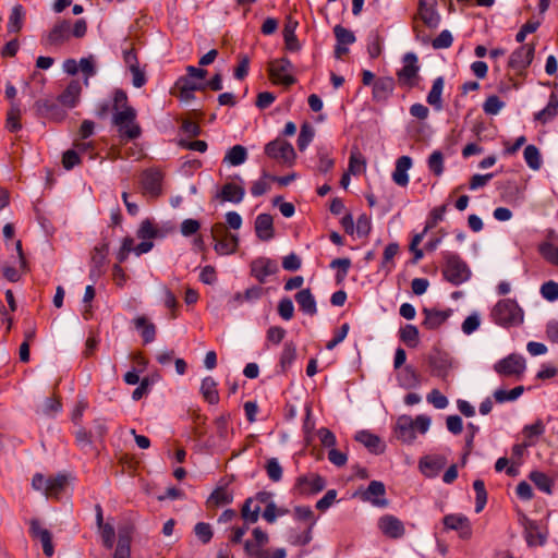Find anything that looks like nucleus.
<instances>
[{
	"instance_id": "1",
	"label": "nucleus",
	"mask_w": 558,
	"mask_h": 558,
	"mask_svg": "<svg viewBox=\"0 0 558 558\" xmlns=\"http://www.w3.org/2000/svg\"><path fill=\"white\" fill-rule=\"evenodd\" d=\"M494 322L502 327L519 325L523 322V311L512 299H504L493 307Z\"/></svg>"
},
{
	"instance_id": "2",
	"label": "nucleus",
	"mask_w": 558,
	"mask_h": 558,
	"mask_svg": "<svg viewBox=\"0 0 558 558\" xmlns=\"http://www.w3.org/2000/svg\"><path fill=\"white\" fill-rule=\"evenodd\" d=\"M445 266L442 269L444 278L453 286H460L471 277V270L468 264L457 253L445 252Z\"/></svg>"
},
{
	"instance_id": "3",
	"label": "nucleus",
	"mask_w": 558,
	"mask_h": 558,
	"mask_svg": "<svg viewBox=\"0 0 558 558\" xmlns=\"http://www.w3.org/2000/svg\"><path fill=\"white\" fill-rule=\"evenodd\" d=\"M136 110L134 108H124L116 111L112 116V124L118 128L120 136L126 140H135L141 136V126L135 123Z\"/></svg>"
},
{
	"instance_id": "4",
	"label": "nucleus",
	"mask_w": 558,
	"mask_h": 558,
	"mask_svg": "<svg viewBox=\"0 0 558 558\" xmlns=\"http://www.w3.org/2000/svg\"><path fill=\"white\" fill-rule=\"evenodd\" d=\"M292 70V62L288 58L282 57L269 62L268 74L275 84L290 87L296 83V78L290 74Z\"/></svg>"
},
{
	"instance_id": "5",
	"label": "nucleus",
	"mask_w": 558,
	"mask_h": 558,
	"mask_svg": "<svg viewBox=\"0 0 558 558\" xmlns=\"http://www.w3.org/2000/svg\"><path fill=\"white\" fill-rule=\"evenodd\" d=\"M427 363L433 376L447 381L449 373L453 367L452 359L449 353L434 347L427 355Z\"/></svg>"
},
{
	"instance_id": "6",
	"label": "nucleus",
	"mask_w": 558,
	"mask_h": 558,
	"mask_svg": "<svg viewBox=\"0 0 558 558\" xmlns=\"http://www.w3.org/2000/svg\"><path fill=\"white\" fill-rule=\"evenodd\" d=\"M272 497L274 494L271 492L262 490L256 493L254 497L246 498L241 508V517L244 522L256 523L259 518L260 506L255 502L258 501L267 506L268 502H274Z\"/></svg>"
},
{
	"instance_id": "7",
	"label": "nucleus",
	"mask_w": 558,
	"mask_h": 558,
	"mask_svg": "<svg viewBox=\"0 0 558 558\" xmlns=\"http://www.w3.org/2000/svg\"><path fill=\"white\" fill-rule=\"evenodd\" d=\"M526 368L525 360L522 355L512 353L508 356L499 360L494 365V371L500 375L506 377H517L520 378Z\"/></svg>"
},
{
	"instance_id": "8",
	"label": "nucleus",
	"mask_w": 558,
	"mask_h": 558,
	"mask_svg": "<svg viewBox=\"0 0 558 558\" xmlns=\"http://www.w3.org/2000/svg\"><path fill=\"white\" fill-rule=\"evenodd\" d=\"M265 154L269 158L289 166L293 165L296 158V153L293 146L289 142L280 138L267 143L265 146Z\"/></svg>"
},
{
	"instance_id": "9",
	"label": "nucleus",
	"mask_w": 558,
	"mask_h": 558,
	"mask_svg": "<svg viewBox=\"0 0 558 558\" xmlns=\"http://www.w3.org/2000/svg\"><path fill=\"white\" fill-rule=\"evenodd\" d=\"M403 63L402 69L397 72L399 84L412 88L416 85V77L420 71L417 56L413 52H408L403 57Z\"/></svg>"
},
{
	"instance_id": "10",
	"label": "nucleus",
	"mask_w": 558,
	"mask_h": 558,
	"mask_svg": "<svg viewBox=\"0 0 558 558\" xmlns=\"http://www.w3.org/2000/svg\"><path fill=\"white\" fill-rule=\"evenodd\" d=\"M109 252V242L104 241L95 246L90 257L89 279L96 282L104 274Z\"/></svg>"
},
{
	"instance_id": "11",
	"label": "nucleus",
	"mask_w": 558,
	"mask_h": 558,
	"mask_svg": "<svg viewBox=\"0 0 558 558\" xmlns=\"http://www.w3.org/2000/svg\"><path fill=\"white\" fill-rule=\"evenodd\" d=\"M535 47L534 45H523L517 48L509 58L508 66L512 70L522 73L526 68L530 66L534 59Z\"/></svg>"
},
{
	"instance_id": "12",
	"label": "nucleus",
	"mask_w": 558,
	"mask_h": 558,
	"mask_svg": "<svg viewBox=\"0 0 558 558\" xmlns=\"http://www.w3.org/2000/svg\"><path fill=\"white\" fill-rule=\"evenodd\" d=\"M520 522L524 529V537L527 546H543L547 541V533L541 531L539 524L527 518L525 514L521 515Z\"/></svg>"
},
{
	"instance_id": "13",
	"label": "nucleus",
	"mask_w": 558,
	"mask_h": 558,
	"mask_svg": "<svg viewBox=\"0 0 558 558\" xmlns=\"http://www.w3.org/2000/svg\"><path fill=\"white\" fill-rule=\"evenodd\" d=\"M71 36V22L62 20L57 22L47 36L43 39L46 46L60 47L64 45Z\"/></svg>"
},
{
	"instance_id": "14",
	"label": "nucleus",
	"mask_w": 558,
	"mask_h": 558,
	"mask_svg": "<svg viewBox=\"0 0 558 558\" xmlns=\"http://www.w3.org/2000/svg\"><path fill=\"white\" fill-rule=\"evenodd\" d=\"M162 173L156 169H147L143 171L141 186L143 194H147L153 198L161 195Z\"/></svg>"
},
{
	"instance_id": "15",
	"label": "nucleus",
	"mask_w": 558,
	"mask_h": 558,
	"mask_svg": "<svg viewBox=\"0 0 558 558\" xmlns=\"http://www.w3.org/2000/svg\"><path fill=\"white\" fill-rule=\"evenodd\" d=\"M279 270L275 259L268 257H258L251 263V275L259 282L265 283L268 276L277 274Z\"/></svg>"
},
{
	"instance_id": "16",
	"label": "nucleus",
	"mask_w": 558,
	"mask_h": 558,
	"mask_svg": "<svg viewBox=\"0 0 558 558\" xmlns=\"http://www.w3.org/2000/svg\"><path fill=\"white\" fill-rule=\"evenodd\" d=\"M29 534L33 538L40 541L43 545V551L47 557H51L54 554V547L52 544V534L49 530L43 527L38 519H32L29 522Z\"/></svg>"
},
{
	"instance_id": "17",
	"label": "nucleus",
	"mask_w": 558,
	"mask_h": 558,
	"mask_svg": "<svg viewBox=\"0 0 558 558\" xmlns=\"http://www.w3.org/2000/svg\"><path fill=\"white\" fill-rule=\"evenodd\" d=\"M295 487L302 495H314L326 487V480L319 474L302 475L296 478Z\"/></svg>"
},
{
	"instance_id": "18",
	"label": "nucleus",
	"mask_w": 558,
	"mask_h": 558,
	"mask_svg": "<svg viewBox=\"0 0 558 558\" xmlns=\"http://www.w3.org/2000/svg\"><path fill=\"white\" fill-rule=\"evenodd\" d=\"M386 494L385 484L380 481H372L366 490L362 493V499L369 501L372 505L385 508L388 506V500L384 498Z\"/></svg>"
},
{
	"instance_id": "19",
	"label": "nucleus",
	"mask_w": 558,
	"mask_h": 558,
	"mask_svg": "<svg viewBox=\"0 0 558 558\" xmlns=\"http://www.w3.org/2000/svg\"><path fill=\"white\" fill-rule=\"evenodd\" d=\"M378 526L384 535L393 539L401 538L405 533L402 521L391 514L381 517Z\"/></svg>"
},
{
	"instance_id": "20",
	"label": "nucleus",
	"mask_w": 558,
	"mask_h": 558,
	"mask_svg": "<svg viewBox=\"0 0 558 558\" xmlns=\"http://www.w3.org/2000/svg\"><path fill=\"white\" fill-rule=\"evenodd\" d=\"M34 109L38 117L57 120H62L65 117V112L60 109L58 102L53 99H38L34 104Z\"/></svg>"
},
{
	"instance_id": "21",
	"label": "nucleus",
	"mask_w": 558,
	"mask_h": 558,
	"mask_svg": "<svg viewBox=\"0 0 558 558\" xmlns=\"http://www.w3.org/2000/svg\"><path fill=\"white\" fill-rule=\"evenodd\" d=\"M395 435L402 442L412 444L416 438L413 418L409 415L399 416L396 422Z\"/></svg>"
},
{
	"instance_id": "22",
	"label": "nucleus",
	"mask_w": 558,
	"mask_h": 558,
	"mask_svg": "<svg viewBox=\"0 0 558 558\" xmlns=\"http://www.w3.org/2000/svg\"><path fill=\"white\" fill-rule=\"evenodd\" d=\"M354 439L361 442L371 453L374 454H381L386 449V445L381 441L379 436L368 430L357 432Z\"/></svg>"
},
{
	"instance_id": "23",
	"label": "nucleus",
	"mask_w": 558,
	"mask_h": 558,
	"mask_svg": "<svg viewBox=\"0 0 558 558\" xmlns=\"http://www.w3.org/2000/svg\"><path fill=\"white\" fill-rule=\"evenodd\" d=\"M423 314L425 316L422 325L428 329L434 330L441 326L451 315V310L448 308L446 311H439L436 308H423Z\"/></svg>"
},
{
	"instance_id": "24",
	"label": "nucleus",
	"mask_w": 558,
	"mask_h": 558,
	"mask_svg": "<svg viewBox=\"0 0 558 558\" xmlns=\"http://www.w3.org/2000/svg\"><path fill=\"white\" fill-rule=\"evenodd\" d=\"M255 233L262 241H269L275 236L274 219L269 214H259L255 219Z\"/></svg>"
},
{
	"instance_id": "25",
	"label": "nucleus",
	"mask_w": 558,
	"mask_h": 558,
	"mask_svg": "<svg viewBox=\"0 0 558 558\" xmlns=\"http://www.w3.org/2000/svg\"><path fill=\"white\" fill-rule=\"evenodd\" d=\"M395 89V80L390 76L378 77L373 85V99L386 101Z\"/></svg>"
},
{
	"instance_id": "26",
	"label": "nucleus",
	"mask_w": 558,
	"mask_h": 558,
	"mask_svg": "<svg viewBox=\"0 0 558 558\" xmlns=\"http://www.w3.org/2000/svg\"><path fill=\"white\" fill-rule=\"evenodd\" d=\"M295 301L300 310L310 316H314L317 313V305L315 298L310 288L302 289L294 295Z\"/></svg>"
},
{
	"instance_id": "27",
	"label": "nucleus",
	"mask_w": 558,
	"mask_h": 558,
	"mask_svg": "<svg viewBox=\"0 0 558 558\" xmlns=\"http://www.w3.org/2000/svg\"><path fill=\"white\" fill-rule=\"evenodd\" d=\"M412 167V159L409 156H401L396 161L392 180L399 186H407L409 183L408 170Z\"/></svg>"
},
{
	"instance_id": "28",
	"label": "nucleus",
	"mask_w": 558,
	"mask_h": 558,
	"mask_svg": "<svg viewBox=\"0 0 558 558\" xmlns=\"http://www.w3.org/2000/svg\"><path fill=\"white\" fill-rule=\"evenodd\" d=\"M82 87L78 81H71L65 89L59 95L58 101L69 108L75 107L78 101Z\"/></svg>"
},
{
	"instance_id": "29",
	"label": "nucleus",
	"mask_w": 558,
	"mask_h": 558,
	"mask_svg": "<svg viewBox=\"0 0 558 558\" xmlns=\"http://www.w3.org/2000/svg\"><path fill=\"white\" fill-rule=\"evenodd\" d=\"M397 379L399 386L404 389L417 388L421 385V376L412 365H405Z\"/></svg>"
},
{
	"instance_id": "30",
	"label": "nucleus",
	"mask_w": 558,
	"mask_h": 558,
	"mask_svg": "<svg viewBox=\"0 0 558 558\" xmlns=\"http://www.w3.org/2000/svg\"><path fill=\"white\" fill-rule=\"evenodd\" d=\"M134 327L140 331L144 344L153 342L156 338V326L146 316H137L133 319Z\"/></svg>"
},
{
	"instance_id": "31",
	"label": "nucleus",
	"mask_w": 558,
	"mask_h": 558,
	"mask_svg": "<svg viewBox=\"0 0 558 558\" xmlns=\"http://www.w3.org/2000/svg\"><path fill=\"white\" fill-rule=\"evenodd\" d=\"M245 195L244 187L236 185L234 183H226L220 193L217 194V197L221 198L223 202H230V203H240L242 202L243 197Z\"/></svg>"
},
{
	"instance_id": "32",
	"label": "nucleus",
	"mask_w": 558,
	"mask_h": 558,
	"mask_svg": "<svg viewBox=\"0 0 558 558\" xmlns=\"http://www.w3.org/2000/svg\"><path fill=\"white\" fill-rule=\"evenodd\" d=\"M445 85V80L442 76H438L434 80L432 88L427 95V102L433 106L436 110H440L442 108L441 94Z\"/></svg>"
},
{
	"instance_id": "33",
	"label": "nucleus",
	"mask_w": 558,
	"mask_h": 558,
	"mask_svg": "<svg viewBox=\"0 0 558 558\" xmlns=\"http://www.w3.org/2000/svg\"><path fill=\"white\" fill-rule=\"evenodd\" d=\"M201 392L208 403L217 404L219 402L217 383L213 377L208 376L202 380Z\"/></svg>"
},
{
	"instance_id": "34",
	"label": "nucleus",
	"mask_w": 558,
	"mask_h": 558,
	"mask_svg": "<svg viewBox=\"0 0 558 558\" xmlns=\"http://www.w3.org/2000/svg\"><path fill=\"white\" fill-rule=\"evenodd\" d=\"M239 246V236L236 234L227 235L215 243V251L220 255H229L236 252Z\"/></svg>"
},
{
	"instance_id": "35",
	"label": "nucleus",
	"mask_w": 558,
	"mask_h": 558,
	"mask_svg": "<svg viewBox=\"0 0 558 558\" xmlns=\"http://www.w3.org/2000/svg\"><path fill=\"white\" fill-rule=\"evenodd\" d=\"M557 111L558 97L556 94L551 93L547 106L543 110L535 113L534 119L545 124L557 114Z\"/></svg>"
},
{
	"instance_id": "36",
	"label": "nucleus",
	"mask_w": 558,
	"mask_h": 558,
	"mask_svg": "<svg viewBox=\"0 0 558 558\" xmlns=\"http://www.w3.org/2000/svg\"><path fill=\"white\" fill-rule=\"evenodd\" d=\"M25 11L22 4H15L12 10L8 22L9 33H19L23 27Z\"/></svg>"
},
{
	"instance_id": "37",
	"label": "nucleus",
	"mask_w": 558,
	"mask_h": 558,
	"mask_svg": "<svg viewBox=\"0 0 558 558\" xmlns=\"http://www.w3.org/2000/svg\"><path fill=\"white\" fill-rule=\"evenodd\" d=\"M400 340L409 348H416L420 341V332L416 326L408 324L399 331Z\"/></svg>"
},
{
	"instance_id": "38",
	"label": "nucleus",
	"mask_w": 558,
	"mask_h": 558,
	"mask_svg": "<svg viewBox=\"0 0 558 558\" xmlns=\"http://www.w3.org/2000/svg\"><path fill=\"white\" fill-rule=\"evenodd\" d=\"M529 478L539 490L549 495L553 493L554 481L546 473L541 471H532L529 475Z\"/></svg>"
},
{
	"instance_id": "39",
	"label": "nucleus",
	"mask_w": 558,
	"mask_h": 558,
	"mask_svg": "<svg viewBox=\"0 0 558 558\" xmlns=\"http://www.w3.org/2000/svg\"><path fill=\"white\" fill-rule=\"evenodd\" d=\"M233 495L226 487H217L209 496L207 504L214 507H220L231 504Z\"/></svg>"
},
{
	"instance_id": "40",
	"label": "nucleus",
	"mask_w": 558,
	"mask_h": 558,
	"mask_svg": "<svg viewBox=\"0 0 558 558\" xmlns=\"http://www.w3.org/2000/svg\"><path fill=\"white\" fill-rule=\"evenodd\" d=\"M246 148L242 145H234L227 151L223 158V162H227L231 166H240L246 160Z\"/></svg>"
},
{
	"instance_id": "41",
	"label": "nucleus",
	"mask_w": 558,
	"mask_h": 558,
	"mask_svg": "<svg viewBox=\"0 0 558 558\" xmlns=\"http://www.w3.org/2000/svg\"><path fill=\"white\" fill-rule=\"evenodd\" d=\"M447 464V459L445 456L435 454V456H426L420 460V469L423 471L424 469H428L432 472L436 473L444 469Z\"/></svg>"
},
{
	"instance_id": "42",
	"label": "nucleus",
	"mask_w": 558,
	"mask_h": 558,
	"mask_svg": "<svg viewBox=\"0 0 558 558\" xmlns=\"http://www.w3.org/2000/svg\"><path fill=\"white\" fill-rule=\"evenodd\" d=\"M136 235L138 239L142 240H150L156 238H161L163 234L159 232L157 227L154 225V222L146 218L141 222V226L136 232Z\"/></svg>"
},
{
	"instance_id": "43",
	"label": "nucleus",
	"mask_w": 558,
	"mask_h": 558,
	"mask_svg": "<svg viewBox=\"0 0 558 558\" xmlns=\"http://www.w3.org/2000/svg\"><path fill=\"white\" fill-rule=\"evenodd\" d=\"M351 265H352V263L349 257L336 258V259L331 260L329 267L331 269H337V272H336L337 283L342 282L347 278L349 270L351 268Z\"/></svg>"
},
{
	"instance_id": "44",
	"label": "nucleus",
	"mask_w": 558,
	"mask_h": 558,
	"mask_svg": "<svg viewBox=\"0 0 558 558\" xmlns=\"http://www.w3.org/2000/svg\"><path fill=\"white\" fill-rule=\"evenodd\" d=\"M20 119H21L20 106L16 102L12 101L10 109L7 113V124H5L7 129L10 132H17L19 130H21L22 124L20 122Z\"/></svg>"
},
{
	"instance_id": "45",
	"label": "nucleus",
	"mask_w": 558,
	"mask_h": 558,
	"mask_svg": "<svg viewBox=\"0 0 558 558\" xmlns=\"http://www.w3.org/2000/svg\"><path fill=\"white\" fill-rule=\"evenodd\" d=\"M66 484V477L64 475H57L56 477L48 478V485L46 490V497L58 498L62 493Z\"/></svg>"
},
{
	"instance_id": "46",
	"label": "nucleus",
	"mask_w": 558,
	"mask_h": 558,
	"mask_svg": "<svg viewBox=\"0 0 558 558\" xmlns=\"http://www.w3.org/2000/svg\"><path fill=\"white\" fill-rule=\"evenodd\" d=\"M525 162L533 170H538L542 166V158L538 148L535 145H527L523 151Z\"/></svg>"
},
{
	"instance_id": "47",
	"label": "nucleus",
	"mask_w": 558,
	"mask_h": 558,
	"mask_svg": "<svg viewBox=\"0 0 558 558\" xmlns=\"http://www.w3.org/2000/svg\"><path fill=\"white\" fill-rule=\"evenodd\" d=\"M538 252L549 264L558 266V245L550 242H543L538 246Z\"/></svg>"
},
{
	"instance_id": "48",
	"label": "nucleus",
	"mask_w": 558,
	"mask_h": 558,
	"mask_svg": "<svg viewBox=\"0 0 558 558\" xmlns=\"http://www.w3.org/2000/svg\"><path fill=\"white\" fill-rule=\"evenodd\" d=\"M314 135H315V132H314L313 126L310 123L304 122L301 125L300 134L298 137L299 150H301V151L305 150L307 148V146L310 145V143L313 141Z\"/></svg>"
},
{
	"instance_id": "49",
	"label": "nucleus",
	"mask_w": 558,
	"mask_h": 558,
	"mask_svg": "<svg viewBox=\"0 0 558 558\" xmlns=\"http://www.w3.org/2000/svg\"><path fill=\"white\" fill-rule=\"evenodd\" d=\"M436 0H430L428 10L420 15L423 23L429 28H436L440 23V16L435 10Z\"/></svg>"
},
{
	"instance_id": "50",
	"label": "nucleus",
	"mask_w": 558,
	"mask_h": 558,
	"mask_svg": "<svg viewBox=\"0 0 558 558\" xmlns=\"http://www.w3.org/2000/svg\"><path fill=\"white\" fill-rule=\"evenodd\" d=\"M366 161L363 155L359 151L357 148H354L351 151L349 159V172L353 175L361 173L362 169L365 168Z\"/></svg>"
},
{
	"instance_id": "51",
	"label": "nucleus",
	"mask_w": 558,
	"mask_h": 558,
	"mask_svg": "<svg viewBox=\"0 0 558 558\" xmlns=\"http://www.w3.org/2000/svg\"><path fill=\"white\" fill-rule=\"evenodd\" d=\"M269 177H271V174L264 171L262 178L259 180L253 182V184L251 186V193L253 196H255V197L262 196L270 190V184L268 182V181H270Z\"/></svg>"
},
{
	"instance_id": "52",
	"label": "nucleus",
	"mask_w": 558,
	"mask_h": 558,
	"mask_svg": "<svg viewBox=\"0 0 558 558\" xmlns=\"http://www.w3.org/2000/svg\"><path fill=\"white\" fill-rule=\"evenodd\" d=\"M429 170L436 175L439 177L444 172V155L440 150H435L428 157L427 160Z\"/></svg>"
},
{
	"instance_id": "53",
	"label": "nucleus",
	"mask_w": 558,
	"mask_h": 558,
	"mask_svg": "<svg viewBox=\"0 0 558 558\" xmlns=\"http://www.w3.org/2000/svg\"><path fill=\"white\" fill-rule=\"evenodd\" d=\"M296 357V348L293 342H286L280 355V365L283 369L289 367Z\"/></svg>"
},
{
	"instance_id": "54",
	"label": "nucleus",
	"mask_w": 558,
	"mask_h": 558,
	"mask_svg": "<svg viewBox=\"0 0 558 558\" xmlns=\"http://www.w3.org/2000/svg\"><path fill=\"white\" fill-rule=\"evenodd\" d=\"M244 551L248 558H268V551L264 549L263 545L246 539L244 542Z\"/></svg>"
},
{
	"instance_id": "55",
	"label": "nucleus",
	"mask_w": 558,
	"mask_h": 558,
	"mask_svg": "<svg viewBox=\"0 0 558 558\" xmlns=\"http://www.w3.org/2000/svg\"><path fill=\"white\" fill-rule=\"evenodd\" d=\"M505 107V102L496 95H490L483 104V110L486 114L495 116Z\"/></svg>"
},
{
	"instance_id": "56",
	"label": "nucleus",
	"mask_w": 558,
	"mask_h": 558,
	"mask_svg": "<svg viewBox=\"0 0 558 558\" xmlns=\"http://www.w3.org/2000/svg\"><path fill=\"white\" fill-rule=\"evenodd\" d=\"M134 532V525L132 523H124L118 529V544L117 546L123 545L124 547H131L132 534Z\"/></svg>"
},
{
	"instance_id": "57",
	"label": "nucleus",
	"mask_w": 558,
	"mask_h": 558,
	"mask_svg": "<svg viewBox=\"0 0 558 558\" xmlns=\"http://www.w3.org/2000/svg\"><path fill=\"white\" fill-rule=\"evenodd\" d=\"M333 34L338 44L351 45L355 41L354 33L341 25L333 27Z\"/></svg>"
},
{
	"instance_id": "58",
	"label": "nucleus",
	"mask_w": 558,
	"mask_h": 558,
	"mask_svg": "<svg viewBox=\"0 0 558 558\" xmlns=\"http://www.w3.org/2000/svg\"><path fill=\"white\" fill-rule=\"evenodd\" d=\"M288 511V509L278 508L275 502H268L262 515L268 523H274L279 515H284Z\"/></svg>"
},
{
	"instance_id": "59",
	"label": "nucleus",
	"mask_w": 558,
	"mask_h": 558,
	"mask_svg": "<svg viewBox=\"0 0 558 558\" xmlns=\"http://www.w3.org/2000/svg\"><path fill=\"white\" fill-rule=\"evenodd\" d=\"M317 156H318V159H319V162H318V166H317L318 171L320 173L329 172L333 168V166H335L333 158H331L329 156V153L327 151V149H324V148H319L318 149Z\"/></svg>"
},
{
	"instance_id": "60",
	"label": "nucleus",
	"mask_w": 558,
	"mask_h": 558,
	"mask_svg": "<svg viewBox=\"0 0 558 558\" xmlns=\"http://www.w3.org/2000/svg\"><path fill=\"white\" fill-rule=\"evenodd\" d=\"M194 533L203 544H208L214 535L210 524L205 522L196 523Z\"/></svg>"
},
{
	"instance_id": "61",
	"label": "nucleus",
	"mask_w": 558,
	"mask_h": 558,
	"mask_svg": "<svg viewBox=\"0 0 558 558\" xmlns=\"http://www.w3.org/2000/svg\"><path fill=\"white\" fill-rule=\"evenodd\" d=\"M468 520L463 514H447L444 517L442 523L446 529L458 531Z\"/></svg>"
},
{
	"instance_id": "62",
	"label": "nucleus",
	"mask_w": 558,
	"mask_h": 558,
	"mask_svg": "<svg viewBox=\"0 0 558 558\" xmlns=\"http://www.w3.org/2000/svg\"><path fill=\"white\" fill-rule=\"evenodd\" d=\"M265 468L272 482H279L282 478V468L276 458L268 459Z\"/></svg>"
},
{
	"instance_id": "63",
	"label": "nucleus",
	"mask_w": 558,
	"mask_h": 558,
	"mask_svg": "<svg viewBox=\"0 0 558 558\" xmlns=\"http://www.w3.org/2000/svg\"><path fill=\"white\" fill-rule=\"evenodd\" d=\"M278 314L284 320H290L294 315V305L290 298L286 296L279 301Z\"/></svg>"
},
{
	"instance_id": "64",
	"label": "nucleus",
	"mask_w": 558,
	"mask_h": 558,
	"mask_svg": "<svg viewBox=\"0 0 558 558\" xmlns=\"http://www.w3.org/2000/svg\"><path fill=\"white\" fill-rule=\"evenodd\" d=\"M541 293L547 301L553 302L558 300V283L551 280L543 283L541 287Z\"/></svg>"
}]
</instances>
